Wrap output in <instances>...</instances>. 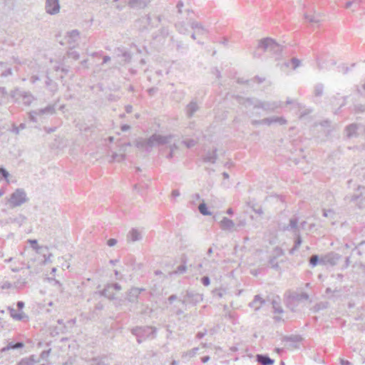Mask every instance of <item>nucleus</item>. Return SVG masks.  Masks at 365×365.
Masks as SVG:
<instances>
[{"label": "nucleus", "instance_id": "nucleus-1", "mask_svg": "<svg viewBox=\"0 0 365 365\" xmlns=\"http://www.w3.org/2000/svg\"><path fill=\"white\" fill-rule=\"evenodd\" d=\"M172 135L153 134L148 139H140L135 142V146L142 150H148L153 147L163 145L172 142Z\"/></svg>", "mask_w": 365, "mask_h": 365}, {"label": "nucleus", "instance_id": "nucleus-2", "mask_svg": "<svg viewBox=\"0 0 365 365\" xmlns=\"http://www.w3.org/2000/svg\"><path fill=\"white\" fill-rule=\"evenodd\" d=\"M28 200L29 198L25 190L22 188H18L10 195L8 203L10 207L14 208L22 205Z\"/></svg>", "mask_w": 365, "mask_h": 365}, {"label": "nucleus", "instance_id": "nucleus-3", "mask_svg": "<svg viewBox=\"0 0 365 365\" xmlns=\"http://www.w3.org/2000/svg\"><path fill=\"white\" fill-rule=\"evenodd\" d=\"M285 230L292 231L294 235L297 236V238L294 241V245L293 248L290 250V253L293 254L294 251L298 250L302 244V239L299 235V229L298 227V221L297 218H292L289 220V222L287 227L284 228Z\"/></svg>", "mask_w": 365, "mask_h": 365}, {"label": "nucleus", "instance_id": "nucleus-4", "mask_svg": "<svg viewBox=\"0 0 365 365\" xmlns=\"http://www.w3.org/2000/svg\"><path fill=\"white\" fill-rule=\"evenodd\" d=\"M258 48L263 49L264 51H269L278 52L281 50V46L272 38H264L259 42Z\"/></svg>", "mask_w": 365, "mask_h": 365}, {"label": "nucleus", "instance_id": "nucleus-5", "mask_svg": "<svg viewBox=\"0 0 365 365\" xmlns=\"http://www.w3.org/2000/svg\"><path fill=\"white\" fill-rule=\"evenodd\" d=\"M282 106L281 101H257L255 105V108H262L267 113L274 111Z\"/></svg>", "mask_w": 365, "mask_h": 365}, {"label": "nucleus", "instance_id": "nucleus-6", "mask_svg": "<svg viewBox=\"0 0 365 365\" xmlns=\"http://www.w3.org/2000/svg\"><path fill=\"white\" fill-rule=\"evenodd\" d=\"M55 113V107L54 106H48L45 108L39 109L38 110L32 111L29 113V118L31 120L36 122V115H51Z\"/></svg>", "mask_w": 365, "mask_h": 365}, {"label": "nucleus", "instance_id": "nucleus-7", "mask_svg": "<svg viewBox=\"0 0 365 365\" xmlns=\"http://www.w3.org/2000/svg\"><path fill=\"white\" fill-rule=\"evenodd\" d=\"M45 9L51 15L57 14L60 11L59 0H46Z\"/></svg>", "mask_w": 365, "mask_h": 365}, {"label": "nucleus", "instance_id": "nucleus-8", "mask_svg": "<svg viewBox=\"0 0 365 365\" xmlns=\"http://www.w3.org/2000/svg\"><path fill=\"white\" fill-rule=\"evenodd\" d=\"M200 267H205V269L210 274H214L217 269V261L215 259H209L205 258L201 264H199Z\"/></svg>", "mask_w": 365, "mask_h": 365}, {"label": "nucleus", "instance_id": "nucleus-9", "mask_svg": "<svg viewBox=\"0 0 365 365\" xmlns=\"http://www.w3.org/2000/svg\"><path fill=\"white\" fill-rule=\"evenodd\" d=\"M121 289V287L118 284H113L107 285L105 289L102 291V295L109 299L114 297V291H119Z\"/></svg>", "mask_w": 365, "mask_h": 365}, {"label": "nucleus", "instance_id": "nucleus-10", "mask_svg": "<svg viewBox=\"0 0 365 365\" xmlns=\"http://www.w3.org/2000/svg\"><path fill=\"white\" fill-rule=\"evenodd\" d=\"M359 190H362L364 191H361L359 195H353L350 201H357V205L360 208L365 207V187H359Z\"/></svg>", "mask_w": 365, "mask_h": 365}, {"label": "nucleus", "instance_id": "nucleus-11", "mask_svg": "<svg viewBox=\"0 0 365 365\" xmlns=\"http://www.w3.org/2000/svg\"><path fill=\"white\" fill-rule=\"evenodd\" d=\"M127 239L133 242L140 241L143 239L142 231L135 228L131 229L128 233Z\"/></svg>", "mask_w": 365, "mask_h": 365}, {"label": "nucleus", "instance_id": "nucleus-12", "mask_svg": "<svg viewBox=\"0 0 365 365\" xmlns=\"http://www.w3.org/2000/svg\"><path fill=\"white\" fill-rule=\"evenodd\" d=\"M309 300V295L304 292L293 293L290 297V303H301Z\"/></svg>", "mask_w": 365, "mask_h": 365}, {"label": "nucleus", "instance_id": "nucleus-13", "mask_svg": "<svg viewBox=\"0 0 365 365\" xmlns=\"http://www.w3.org/2000/svg\"><path fill=\"white\" fill-rule=\"evenodd\" d=\"M260 122L267 125H271L272 123H279L280 125H284L287 123V120L284 118L277 116L266 118L260 120Z\"/></svg>", "mask_w": 365, "mask_h": 365}, {"label": "nucleus", "instance_id": "nucleus-14", "mask_svg": "<svg viewBox=\"0 0 365 365\" xmlns=\"http://www.w3.org/2000/svg\"><path fill=\"white\" fill-rule=\"evenodd\" d=\"M220 227L224 230H236L234 222L225 217L220 221Z\"/></svg>", "mask_w": 365, "mask_h": 365}, {"label": "nucleus", "instance_id": "nucleus-15", "mask_svg": "<svg viewBox=\"0 0 365 365\" xmlns=\"http://www.w3.org/2000/svg\"><path fill=\"white\" fill-rule=\"evenodd\" d=\"M143 289H138L136 287L132 288L128 294L127 299L130 302H135L137 301L139 294Z\"/></svg>", "mask_w": 365, "mask_h": 365}, {"label": "nucleus", "instance_id": "nucleus-16", "mask_svg": "<svg viewBox=\"0 0 365 365\" xmlns=\"http://www.w3.org/2000/svg\"><path fill=\"white\" fill-rule=\"evenodd\" d=\"M173 136L172 142L170 143L165 144L164 145H168L170 148V153L167 155V158L170 159L174 156L175 151L178 149L177 142L178 140L175 139V136L171 135Z\"/></svg>", "mask_w": 365, "mask_h": 365}, {"label": "nucleus", "instance_id": "nucleus-17", "mask_svg": "<svg viewBox=\"0 0 365 365\" xmlns=\"http://www.w3.org/2000/svg\"><path fill=\"white\" fill-rule=\"evenodd\" d=\"M149 2V0H130L128 4L132 8L142 9L145 7Z\"/></svg>", "mask_w": 365, "mask_h": 365}, {"label": "nucleus", "instance_id": "nucleus-18", "mask_svg": "<svg viewBox=\"0 0 365 365\" xmlns=\"http://www.w3.org/2000/svg\"><path fill=\"white\" fill-rule=\"evenodd\" d=\"M256 358L257 361L262 365H272L274 363V361L267 355L257 354Z\"/></svg>", "mask_w": 365, "mask_h": 365}, {"label": "nucleus", "instance_id": "nucleus-19", "mask_svg": "<svg viewBox=\"0 0 365 365\" xmlns=\"http://www.w3.org/2000/svg\"><path fill=\"white\" fill-rule=\"evenodd\" d=\"M264 302L265 301L259 295H256L254 300L250 303V307L253 308L255 310H258Z\"/></svg>", "mask_w": 365, "mask_h": 365}, {"label": "nucleus", "instance_id": "nucleus-20", "mask_svg": "<svg viewBox=\"0 0 365 365\" xmlns=\"http://www.w3.org/2000/svg\"><path fill=\"white\" fill-rule=\"evenodd\" d=\"M199 109V106L195 102H190L186 108V113L189 118H191L194 113Z\"/></svg>", "mask_w": 365, "mask_h": 365}, {"label": "nucleus", "instance_id": "nucleus-21", "mask_svg": "<svg viewBox=\"0 0 365 365\" xmlns=\"http://www.w3.org/2000/svg\"><path fill=\"white\" fill-rule=\"evenodd\" d=\"M305 19L310 23H319L322 21V14L319 13H314L313 14H305Z\"/></svg>", "mask_w": 365, "mask_h": 365}, {"label": "nucleus", "instance_id": "nucleus-22", "mask_svg": "<svg viewBox=\"0 0 365 365\" xmlns=\"http://www.w3.org/2000/svg\"><path fill=\"white\" fill-rule=\"evenodd\" d=\"M152 329V327H135L132 329V334L135 335L138 337V341L139 343L141 342V340L140 339L141 336V331H150Z\"/></svg>", "mask_w": 365, "mask_h": 365}, {"label": "nucleus", "instance_id": "nucleus-23", "mask_svg": "<svg viewBox=\"0 0 365 365\" xmlns=\"http://www.w3.org/2000/svg\"><path fill=\"white\" fill-rule=\"evenodd\" d=\"M79 31L78 30H72L67 34L68 41L69 43H75L79 38Z\"/></svg>", "mask_w": 365, "mask_h": 365}, {"label": "nucleus", "instance_id": "nucleus-24", "mask_svg": "<svg viewBox=\"0 0 365 365\" xmlns=\"http://www.w3.org/2000/svg\"><path fill=\"white\" fill-rule=\"evenodd\" d=\"M9 310L11 317L16 320H22L26 317L25 314L23 312L17 313L16 309H14V308H9Z\"/></svg>", "mask_w": 365, "mask_h": 365}, {"label": "nucleus", "instance_id": "nucleus-25", "mask_svg": "<svg viewBox=\"0 0 365 365\" xmlns=\"http://www.w3.org/2000/svg\"><path fill=\"white\" fill-rule=\"evenodd\" d=\"M358 129V125L356 124H351L349 126L346 127V135L349 138H351L356 135V130Z\"/></svg>", "mask_w": 365, "mask_h": 365}, {"label": "nucleus", "instance_id": "nucleus-26", "mask_svg": "<svg viewBox=\"0 0 365 365\" xmlns=\"http://www.w3.org/2000/svg\"><path fill=\"white\" fill-rule=\"evenodd\" d=\"M191 28L195 31L197 34H205V29L203 26L198 22H192L191 24Z\"/></svg>", "mask_w": 365, "mask_h": 365}, {"label": "nucleus", "instance_id": "nucleus-27", "mask_svg": "<svg viewBox=\"0 0 365 365\" xmlns=\"http://www.w3.org/2000/svg\"><path fill=\"white\" fill-rule=\"evenodd\" d=\"M24 346V344L22 342H17L16 344H12V343H9L7 346L6 347H4L1 349V352H4L6 350H9L11 349H19V348H22Z\"/></svg>", "mask_w": 365, "mask_h": 365}, {"label": "nucleus", "instance_id": "nucleus-28", "mask_svg": "<svg viewBox=\"0 0 365 365\" xmlns=\"http://www.w3.org/2000/svg\"><path fill=\"white\" fill-rule=\"evenodd\" d=\"M216 160H217L216 150H213L211 153H207L204 158V160L205 162H209V163H214Z\"/></svg>", "mask_w": 365, "mask_h": 365}, {"label": "nucleus", "instance_id": "nucleus-29", "mask_svg": "<svg viewBox=\"0 0 365 365\" xmlns=\"http://www.w3.org/2000/svg\"><path fill=\"white\" fill-rule=\"evenodd\" d=\"M339 257V255H328L325 257V260H324V262H329L331 264H335Z\"/></svg>", "mask_w": 365, "mask_h": 365}, {"label": "nucleus", "instance_id": "nucleus-30", "mask_svg": "<svg viewBox=\"0 0 365 365\" xmlns=\"http://www.w3.org/2000/svg\"><path fill=\"white\" fill-rule=\"evenodd\" d=\"M33 100H34V97L32 96V95L31 93H26L23 96V103H24V104H25L26 106H29L31 104V103L33 101Z\"/></svg>", "mask_w": 365, "mask_h": 365}, {"label": "nucleus", "instance_id": "nucleus-31", "mask_svg": "<svg viewBox=\"0 0 365 365\" xmlns=\"http://www.w3.org/2000/svg\"><path fill=\"white\" fill-rule=\"evenodd\" d=\"M5 66L6 65L4 63L0 62V71H1V76L4 77L8 76L9 75L11 74V69L10 68H7L5 71H3L2 68Z\"/></svg>", "mask_w": 365, "mask_h": 365}, {"label": "nucleus", "instance_id": "nucleus-32", "mask_svg": "<svg viewBox=\"0 0 365 365\" xmlns=\"http://www.w3.org/2000/svg\"><path fill=\"white\" fill-rule=\"evenodd\" d=\"M182 143L188 148L194 147L197 144V140L194 139H185Z\"/></svg>", "mask_w": 365, "mask_h": 365}, {"label": "nucleus", "instance_id": "nucleus-33", "mask_svg": "<svg viewBox=\"0 0 365 365\" xmlns=\"http://www.w3.org/2000/svg\"><path fill=\"white\" fill-rule=\"evenodd\" d=\"M198 209H199L200 212L203 215H211V213L210 212H208L207 207L204 202L200 204Z\"/></svg>", "mask_w": 365, "mask_h": 365}, {"label": "nucleus", "instance_id": "nucleus-34", "mask_svg": "<svg viewBox=\"0 0 365 365\" xmlns=\"http://www.w3.org/2000/svg\"><path fill=\"white\" fill-rule=\"evenodd\" d=\"M91 365H108V364L106 362L105 358H101L93 359L91 362Z\"/></svg>", "mask_w": 365, "mask_h": 365}, {"label": "nucleus", "instance_id": "nucleus-35", "mask_svg": "<svg viewBox=\"0 0 365 365\" xmlns=\"http://www.w3.org/2000/svg\"><path fill=\"white\" fill-rule=\"evenodd\" d=\"M324 262V259H322L321 261L319 260V257L317 255H312L311 257H310V259H309V263L312 266V267H314L316 266L318 262Z\"/></svg>", "mask_w": 365, "mask_h": 365}, {"label": "nucleus", "instance_id": "nucleus-36", "mask_svg": "<svg viewBox=\"0 0 365 365\" xmlns=\"http://www.w3.org/2000/svg\"><path fill=\"white\" fill-rule=\"evenodd\" d=\"M324 86L322 84H317L314 88L315 96H319L323 93Z\"/></svg>", "mask_w": 365, "mask_h": 365}, {"label": "nucleus", "instance_id": "nucleus-37", "mask_svg": "<svg viewBox=\"0 0 365 365\" xmlns=\"http://www.w3.org/2000/svg\"><path fill=\"white\" fill-rule=\"evenodd\" d=\"M272 307L273 309H274V312L279 314L283 312L282 308L280 307L279 304L277 301L274 300L272 302Z\"/></svg>", "mask_w": 365, "mask_h": 365}, {"label": "nucleus", "instance_id": "nucleus-38", "mask_svg": "<svg viewBox=\"0 0 365 365\" xmlns=\"http://www.w3.org/2000/svg\"><path fill=\"white\" fill-rule=\"evenodd\" d=\"M327 307V302H321V303H319V304H316L313 307V310H314V312H318L320 309H325Z\"/></svg>", "mask_w": 365, "mask_h": 365}, {"label": "nucleus", "instance_id": "nucleus-39", "mask_svg": "<svg viewBox=\"0 0 365 365\" xmlns=\"http://www.w3.org/2000/svg\"><path fill=\"white\" fill-rule=\"evenodd\" d=\"M125 158V155L123 153L118 154L115 153L112 155V161H118L120 162Z\"/></svg>", "mask_w": 365, "mask_h": 365}, {"label": "nucleus", "instance_id": "nucleus-40", "mask_svg": "<svg viewBox=\"0 0 365 365\" xmlns=\"http://www.w3.org/2000/svg\"><path fill=\"white\" fill-rule=\"evenodd\" d=\"M25 220H26V217L21 215L15 219H10L11 222H16L19 224V225H21V223L25 221Z\"/></svg>", "mask_w": 365, "mask_h": 365}, {"label": "nucleus", "instance_id": "nucleus-41", "mask_svg": "<svg viewBox=\"0 0 365 365\" xmlns=\"http://www.w3.org/2000/svg\"><path fill=\"white\" fill-rule=\"evenodd\" d=\"M187 270V267L184 264H181L178 266L176 269V270L174 272L175 274H182L185 272Z\"/></svg>", "mask_w": 365, "mask_h": 365}, {"label": "nucleus", "instance_id": "nucleus-42", "mask_svg": "<svg viewBox=\"0 0 365 365\" xmlns=\"http://www.w3.org/2000/svg\"><path fill=\"white\" fill-rule=\"evenodd\" d=\"M58 260L59 261H61V260L65 261V262L61 264V267H62L63 269H68L70 267V263L68 262V259H66V257H62L59 258Z\"/></svg>", "mask_w": 365, "mask_h": 365}, {"label": "nucleus", "instance_id": "nucleus-43", "mask_svg": "<svg viewBox=\"0 0 365 365\" xmlns=\"http://www.w3.org/2000/svg\"><path fill=\"white\" fill-rule=\"evenodd\" d=\"M291 63L293 66V69H296L297 67H299L300 66L301 61L296 58H293L291 60Z\"/></svg>", "mask_w": 365, "mask_h": 365}, {"label": "nucleus", "instance_id": "nucleus-44", "mask_svg": "<svg viewBox=\"0 0 365 365\" xmlns=\"http://www.w3.org/2000/svg\"><path fill=\"white\" fill-rule=\"evenodd\" d=\"M216 294L219 298L226 297L227 295H229L225 289H220Z\"/></svg>", "mask_w": 365, "mask_h": 365}, {"label": "nucleus", "instance_id": "nucleus-45", "mask_svg": "<svg viewBox=\"0 0 365 365\" xmlns=\"http://www.w3.org/2000/svg\"><path fill=\"white\" fill-rule=\"evenodd\" d=\"M155 330L152 328L150 331H141V336L140 338H145L148 336L149 334H153Z\"/></svg>", "mask_w": 365, "mask_h": 365}, {"label": "nucleus", "instance_id": "nucleus-46", "mask_svg": "<svg viewBox=\"0 0 365 365\" xmlns=\"http://www.w3.org/2000/svg\"><path fill=\"white\" fill-rule=\"evenodd\" d=\"M0 174L2 175L3 178L8 180V177L9 176V173L4 168H0Z\"/></svg>", "mask_w": 365, "mask_h": 365}, {"label": "nucleus", "instance_id": "nucleus-47", "mask_svg": "<svg viewBox=\"0 0 365 365\" xmlns=\"http://www.w3.org/2000/svg\"><path fill=\"white\" fill-rule=\"evenodd\" d=\"M116 244H117V240L115 239H113V238L109 239L108 240V242H107V245L109 247L115 246Z\"/></svg>", "mask_w": 365, "mask_h": 365}, {"label": "nucleus", "instance_id": "nucleus-48", "mask_svg": "<svg viewBox=\"0 0 365 365\" xmlns=\"http://www.w3.org/2000/svg\"><path fill=\"white\" fill-rule=\"evenodd\" d=\"M202 281V283L203 284V285L205 286H208L210 284V279L208 277H203L201 279Z\"/></svg>", "mask_w": 365, "mask_h": 365}, {"label": "nucleus", "instance_id": "nucleus-49", "mask_svg": "<svg viewBox=\"0 0 365 365\" xmlns=\"http://www.w3.org/2000/svg\"><path fill=\"white\" fill-rule=\"evenodd\" d=\"M198 350L197 348H194L189 351L187 354H188L190 357H192L195 355L197 351Z\"/></svg>", "mask_w": 365, "mask_h": 365}, {"label": "nucleus", "instance_id": "nucleus-50", "mask_svg": "<svg viewBox=\"0 0 365 365\" xmlns=\"http://www.w3.org/2000/svg\"><path fill=\"white\" fill-rule=\"evenodd\" d=\"M356 110L359 112H364L365 111V105L356 106Z\"/></svg>", "mask_w": 365, "mask_h": 365}, {"label": "nucleus", "instance_id": "nucleus-51", "mask_svg": "<svg viewBox=\"0 0 365 365\" xmlns=\"http://www.w3.org/2000/svg\"><path fill=\"white\" fill-rule=\"evenodd\" d=\"M69 56L74 59H78L79 58V54L76 51H72L69 53Z\"/></svg>", "mask_w": 365, "mask_h": 365}, {"label": "nucleus", "instance_id": "nucleus-52", "mask_svg": "<svg viewBox=\"0 0 365 365\" xmlns=\"http://www.w3.org/2000/svg\"><path fill=\"white\" fill-rule=\"evenodd\" d=\"M177 299H178L177 296H176V295H175V294H173V295H171V296H170V297H168V300L169 303L171 304H173V302H174L175 300H176Z\"/></svg>", "mask_w": 365, "mask_h": 365}, {"label": "nucleus", "instance_id": "nucleus-53", "mask_svg": "<svg viewBox=\"0 0 365 365\" xmlns=\"http://www.w3.org/2000/svg\"><path fill=\"white\" fill-rule=\"evenodd\" d=\"M29 242L33 248L38 249L37 241L36 240H30Z\"/></svg>", "mask_w": 365, "mask_h": 365}, {"label": "nucleus", "instance_id": "nucleus-54", "mask_svg": "<svg viewBox=\"0 0 365 365\" xmlns=\"http://www.w3.org/2000/svg\"><path fill=\"white\" fill-rule=\"evenodd\" d=\"M180 191L178 190H173L171 192V195L173 197H177L180 196Z\"/></svg>", "mask_w": 365, "mask_h": 365}, {"label": "nucleus", "instance_id": "nucleus-55", "mask_svg": "<svg viewBox=\"0 0 365 365\" xmlns=\"http://www.w3.org/2000/svg\"><path fill=\"white\" fill-rule=\"evenodd\" d=\"M288 339H289L292 341H294V342H297L301 340V338L298 336H290Z\"/></svg>", "mask_w": 365, "mask_h": 365}, {"label": "nucleus", "instance_id": "nucleus-56", "mask_svg": "<svg viewBox=\"0 0 365 365\" xmlns=\"http://www.w3.org/2000/svg\"><path fill=\"white\" fill-rule=\"evenodd\" d=\"M182 6H183V3L182 1H179L177 4V8L178 9L179 13H182Z\"/></svg>", "mask_w": 365, "mask_h": 365}, {"label": "nucleus", "instance_id": "nucleus-57", "mask_svg": "<svg viewBox=\"0 0 365 365\" xmlns=\"http://www.w3.org/2000/svg\"><path fill=\"white\" fill-rule=\"evenodd\" d=\"M340 364H341V365H350L351 364V363L349 361L344 360L342 359H340Z\"/></svg>", "mask_w": 365, "mask_h": 365}, {"label": "nucleus", "instance_id": "nucleus-58", "mask_svg": "<svg viewBox=\"0 0 365 365\" xmlns=\"http://www.w3.org/2000/svg\"><path fill=\"white\" fill-rule=\"evenodd\" d=\"M252 125H264L263 123H261V122H260V120H252Z\"/></svg>", "mask_w": 365, "mask_h": 365}, {"label": "nucleus", "instance_id": "nucleus-59", "mask_svg": "<svg viewBox=\"0 0 365 365\" xmlns=\"http://www.w3.org/2000/svg\"><path fill=\"white\" fill-rule=\"evenodd\" d=\"M132 110H133V107L130 105H128L125 106V110L127 113H130L132 112Z\"/></svg>", "mask_w": 365, "mask_h": 365}, {"label": "nucleus", "instance_id": "nucleus-60", "mask_svg": "<svg viewBox=\"0 0 365 365\" xmlns=\"http://www.w3.org/2000/svg\"><path fill=\"white\" fill-rule=\"evenodd\" d=\"M354 4V1H348V2H346V5H345V7H346V9H350V8H351V6Z\"/></svg>", "mask_w": 365, "mask_h": 365}, {"label": "nucleus", "instance_id": "nucleus-61", "mask_svg": "<svg viewBox=\"0 0 365 365\" xmlns=\"http://www.w3.org/2000/svg\"><path fill=\"white\" fill-rule=\"evenodd\" d=\"M129 129H130V126H129V125H122V127H121V130H122V131H127V130H129Z\"/></svg>", "mask_w": 365, "mask_h": 365}, {"label": "nucleus", "instance_id": "nucleus-62", "mask_svg": "<svg viewBox=\"0 0 365 365\" xmlns=\"http://www.w3.org/2000/svg\"><path fill=\"white\" fill-rule=\"evenodd\" d=\"M173 312H175V314L176 315H180L183 313V310L180 309H176V310H173Z\"/></svg>", "mask_w": 365, "mask_h": 365}, {"label": "nucleus", "instance_id": "nucleus-63", "mask_svg": "<svg viewBox=\"0 0 365 365\" xmlns=\"http://www.w3.org/2000/svg\"><path fill=\"white\" fill-rule=\"evenodd\" d=\"M24 307V303L23 302H17V307L19 309H22Z\"/></svg>", "mask_w": 365, "mask_h": 365}, {"label": "nucleus", "instance_id": "nucleus-64", "mask_svg": "<svg viewBox=\"0 0 365 365\" xmlns=\"http://www.w3.org/2000/svg\"><path fill=\"white\" fill-rule=\"evenodd\" d=\"M210 360V357L208 356H204L202 358V361L203 363H206Z\"/></svg>", "mask_w": 365, "mask_h": 365}]
</instances>
